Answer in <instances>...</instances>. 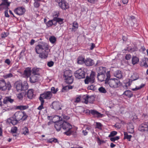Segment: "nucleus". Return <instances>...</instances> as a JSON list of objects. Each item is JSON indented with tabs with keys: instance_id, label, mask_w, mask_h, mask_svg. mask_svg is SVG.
Masks as SVG:
<instances>
[{
	"instance_id": "obj_28",
	"label": "nucleus",
	"mask_w": 148,
	"mask_h": 148,
	"mask_svg": "<svg viewBox=\"0 0 148 148\" xmlns=\"http://www.w3.org/2000/svg\"><path fill=\"white\" fill-rule=\"evenodd\" d=\"M53 20H54V21H56V23H58L60 25L64 23V19L60 18H53Z\"/></svg>"
},
{
	"instance_id": "obj_23",
	"label": "nucleus",
	"mask_w": 148,
	"mask_h": 148,
	"mask_svg": "<svg viewBox=\"0 0 148 148\" xmlns=\"http://www.w3.org/2000/svg\"><path fill=\"white\" fill-rule=\"evenodd\" d=\"M39 69L37 68H34L31 70V73L33 75H40Z\"/></svg>"
},
{
	"instance_id": "obj_42",
	"label": "nucleus",
	"mask_w": 148,
	"mask_h": 148,
	"mask_svg": "<svg viewBox=\"0 0 148 148\" xmlns=\"http://www.w3.org/2000/svg\"><path fill=\"white\" fill-rule=\"evenodd\" d=\"M34 6L36 8H38L40 5V2L41 0H34Z\"/></svg>"
},
{
	"instance_id": "obj_1",
	"label": "nucleus",
	"mask_w": 148,
	"mask_h": 148,
	"mask_svg": "<svg viewBox=\"0 0 148 148\" xmlns=\"http://www.w3.org/2000/svg\"><path fill=\"white\" fill-rule=\"evenodd\" d=\"M35 49L36 53L39 54L40 58L45 59L47 57L49 50L47 45L39 44L36 46Z\"/></svg>"
},
{
	"instance_id": "obj_3",
	"label": "nucleus",
	"mask_w": 148,
	"mask_h": 148,
	"mask_svg": "<svg viewBox=\"0 0 148 148\" xmlns=\"http://www.w3.org/2000/svg\"><path fill=\"white\" fill-rule=\"evenodd\" d=\"M99 69L100 71L98 73V79L101 82L105 81V83H107V80L110 78V71H108L106 73V68L104 67L100 66Z\"/></svg>"
},
{
	"instance_id": "obj_36",
	"label": "nucleus",
	"mask_w": 148,
	"mask_h": 148,
	"mask_svg": "<svg viewBox=\"0 0 148 148\" xmlns=\"http://www.w3.org/2000/svg\"><path fill=\"white\" fill-rule=\"evenodd\" d=\"M54 21L53 19L51 20H50L48 21L46 23V26L47 27H49L52 26L53 24V21Z\"/></svg>"
},
{
	"instance_id": "obj_56",
	"label": "nucleus",
	"mask_w": 148,
	"mask_h": 148,
	"mask_svg": "<svg viewBox=\"0 0 148 148\" xmlns=\"http://www.w3.org/2000/svg\"><path fill=\"white\" fill-rule=\"evenodd\" d=\"M60 15V13L59 12H56L54 13L53 15V18H58V17Z\"/></svg>"
},
{
	"instance_id": "obj_13",
	"label": "nucleus",
	"mask_w": 148,
	"mask_h": 148,
	"mask_svg": "<svg viewBox=\"0 0 148 148\" xmlns=\"http://www.w3.org/2000/svg\"><path fill=\"white\" fill-rule=\"evenodd\" d=\"M139 130L141 132H148V121L145 122L139 126Z\"/></svg>"
},
{
	"instance_id": "obj_24",
	"label": "nucleus",
	"mask_w": 148,
	"mask_h": 148,
	"mask_svg": "<svg viewBox=\"0 0 148 148\" xmlns=\"http://www.w3.org/2000/svg\"><path fill=\"white\" fill-rule=\"evenodd\" d=\"M140 66L146 68L148 67V59L142 60L141 62Z\"/></svg>"
},
{
	"instance_id": "obj_47",
	"label": "nucleus",
	"mask_w": 148,
	"mask_h": 148,
	"mask_svg": "<svg viewBox=\"0 0 148 148\" xmlns=\"http://www.w3.org/2000/svg\"><path fill=\"white\" fill-rule=\"evenodd\" d=\"M96 128H97L99 130H101L102 129V125L100 123L96 122Z\"/></svg>"
},
{
	"instance_id": "obj_33",
	"label": "nucleus",
	"mask_w": 148,
	"mask_h": 148,
	"mask_svg": "<svg viewBox=\"0 0 148 148\" xmlns=\"http://www.w3.org/2000/svg\"><path fill=\"white\" fill-rule=\"evenodd\" d=\"M124 139H127L129 141H130V139L132 137V136L131 135H129L127 133V132H124Z\"/></svg>"
},
{
	"instance_id": "obj_9",
	"label": "nucleus",
	"mask_w": 148,
	"mask_h": 148,
	"mask_svg": "<svg viewBox=\"0 0 148 148\" xmlns=\"http://www.w3.org/2000/svg\"><path fill=\"white\" fill-rule=\"evenodd\" d=\"M55 2L62 10H66L69 8V4L65 0H55Z\"/></svg>"
},
{
	"instance_id": "obj_29",
	"label": "nucleus",
	"mask_w": 148,
	"mask_h": 148,
	"mask_svg": "<svg viewBox=\"0 0 148 148\" xmlns=\"http://www.w3.org/2000/svg\"><path fill=\"white\" fill-rule=\"evenodd\" d=\"M132 63L133 65L137 64L139 62V58L136 56H133L132 58Z\"/></svg>"
},
{
	"instance_id": "obj_6",
	"label": "nucleus",
	"mask_w": 148,
	"mask_h": 148,
	"mask_svg": "<svg viewBox=\"0 0 148 148\" xmlns=\"http://www.w3.org/2000/svg\"><path fill=\"white\" fill-rule=\"evenodd\" d=\"M72 126L69 123L66 121H63V124L62 128L66 132H64V134L67 136H70L73 134V132L72 131Z\"/></svg>"
},
{
	"instance_id": "obj_17",
	"label": "nucleus",
	"mask_w": 148,
	"mask_h": 148,
	"mask_svg": "<svg viewBox=\"0 0 148 148\" xmlns=\"http://www.w3.org/2000/svg\"><path fill=\"white\" fill-rule=\"evenodd\" d=\"M62 124L63 121L56 122L54 127L57 131H59L60 130L61 128H62Z\"/></svg>"
},
{
	"instance_id": "obj_59",
	"label": "nucleus",
	"mask_w": 148,
	"mask_h": 148,
	"mask_svg": "<svg viewBox=\"0 0 148 148\" xmlns=\"http://www.w3.org/2000/svg\"><path fill=\"white\" fill-rule=\"evenodd\" d=\"M24 130L23 132V134L25 135H26V134H28L29 132V130L27 127H25L24 129Z\"/></svg>"
},
{
	"instance_id": "obj_53",
	"label": "nucleus",
	"mask_w": 148,
	"mask_h": 148,
	"mask_svg": "<svg viewBox=\"0 0 148 148\" xmlns=\"http://www.w3.org/2000/svg\"><path fill=\"white\" fill-rule=\"evenodd\" d=\"M17 130V128L16 127H12L11 129V132L13 133H15L16 132Z\"/></svg>"
},
{
	"instance_id": "obj_7",
	"label": "nucleus",
	"mask_w": 148,
	"mask_h": 148,
	"mask_svg": "<svg viewBox=\"0 0 148 148\" xmlns=\"http://www.w3.org/2000/svg\"><path fill=\"white\" fill-rule=\"evenodd\" d=\"M107 83L110 87L114 88L119 87L121 84L119 80L116 78L108 79Z\"/></svg>"
},
{
	"instance_id": "obj_30",
	"label": "nucleus",
	"mask_w": 148,
	"mask_h": 148,
	"mask_svg": "<svg viewBox=\"0 0 148 148\" xmlns=\"http://www.w3.org/2000/svg\"><path fill=\"white\" fill-rule=\"evenodd\" d=\"M62 117H60L56 115L53 117L52 120L55 123L56 122L62 121Z\"/></svg>"
},
{
	"instance_id": "obj_46",
	"label": "nucleus",
	"mask_w": 148,
	"mask_h": 148,
	"mask_svg": "<svg viewBox=\"0 0 148 148\" xmlns=\"http://www.w3.org/2000/svg\"><path fill=\"white\" fill-rule=\"evenodd\" d=\"M145 85V84H142L139 86H136L135 88L133 89V90H139L141 88L144 87Z\"/></svg>"
},
{
	"instance_id": "obj_35",
	"label": "nucleus",
	"mask_w": 148,
	"mask_h": 148,
	"mask_svg": "<svg viewBox=\"0 0 148 148\" xmlns=\"http://www.w3.org/2000/svg\"><path fill=\"white\" fill-rule=\"evenodd\" d=\"M40 102V105L38 107V109L39 110H40L44 108L43 105L44 103V99L42 98H40V99H39Z\"/></svg>"
},
{
	"instance_id": "obj_12",
	"label": "nucleus",
	"mask_w": 148,
	"mask_h": 148,
	"mask_svg": "<svg viewBox=\"0 0 148 148\" xmlns=\"http://www.w3.org/2000/svg\"><path fill=\"white\" fill-rule=\"evenodd\" d=\"M52 94L51 92L46 91L40 95L39 99H40V98H42L43 99H50L52 98Z\"/></svg>"
},
{
	"instance_id": "obj_63",
	"label": "nucleus",
	"mask_w": 148,
	"mask_h": 148,
	"mask_svg": "<svg viewBox=\"0 0 148 148\" xmlns=\"http://www.w3.org/2000/svg\"><path fill=\"white\" fill-rule=\"evenodd\" d=\"M4 14L5 17L8 18H9L10 17V16L8 14V10H6L5 11Z\"/></svg>"
},
{
	"instance_id": "obj_58",
	"label": "nucleus",
	"mask_w": 148,
	"mask_h": 148,
	"mask_svg": "<svg viewBox=\"0 0 148 148\" xmlns=\"http://www.w3.org/2000/svg\"><path fill=\"white\" fill-rule=\"evenodd\" d=\"M131 58V56L130 54H127L125 57V58L127 60H130Z\"/></svg>"
},
{
	"instance_id": "obj_20",
	"label": "nucleus",
	"mask_w": 148,
	"mask_h": 148,
	"mask_svg": "<svg viewBox=\"0 0 148 148\" xmlns=\"http://www.w3.org/2000/svg\"><path fill=\"white\" fill-rule=\"evenodd\" d=\"M127 130L130 133H133L134 132V127L132 123H128L127 126Z\"/></svg>"
},
{
	"instance_id": "obj_14",
	"label": "nucleus",
	"mask_w": 148,
	"mask_h": 148,
	"mask_svg": "<svg viewBox=\"0 0 148 148\" xmlns=\"http://www.w3.org/2000/svg\"><path fill=\"white\" fill-rule=\"evenodd\" d=\"M14 12L19 16L23 15L25 11V9L23 7H18L14 10Z\"/></svg>"
},
{
	"instance_id": "obj_43",
	"label": "nucleus",
	"mask_w": 148,
	"mask_h": 148,
	"mask_svg": "<svg viewBox=\"0 0 148 148\" xmlns=\"http://www.w3.org/2000/svg\"><path fill=\"white\" fill-rule=\"evenodd\" d=\"M110 140L112 142H114L115 143H116L115 141H117L120 138V137L119 136H116L115 137H110Z\"/></svg>"
},
{
	"instance_id": "obj_5",
	"label": "nucleus",
	"mask_w": 148,
	"mask_h": 148,
	"mask_svg": "<svg viewBox=\"0 0 148 148\" xmlns=\"http://www.w3.org/2000/svg\"><path fill=\"white\" fill-rule=\"evenodd\" d=\"M63 77L65 82L67 84H71L73 83V78L72 72L71 70H66L64 72Z\"/></svg>"
},
{
	"instance_id": "obj_48",
	"label": "nucleus",
	"mask_w": 148,
	"mask_h": 148,
	"mask_svg": "<svg viewBox=\"0 0 148 148\" xmlns=\"http://www.w3.org/2000/svg\"><path fill=\"white\" fill-rule=\"evenodd\" d=\"M117 134V132L115 131H113L111 132L110 134L109 135L108 137H113L116 135Z\"/></svg>"
},
{
	"instance_id": "obj_49",
	"label": "nucleus",
	"mask_w": 148,
	"mask_h": 148,
	"mask_svg": "<svg viewBox=\"0 0 148 148\" xmlns=\"http://www.w3.org/2000/svg\"><path fill=\"white\" fill-rule=\"evenodd\" d=\"M58 141V140L56 138H52L51 139H50L49 140H48L47 142L49 143H52L53 142H54L55 143L57 142Z\"/></svg>"
},
{
	"instance_id": "obj_19",
	"label": "nucleus",
	"mask_w": 148,
	"mask_h": 148,
	"mask_svg": "<svg viewBox=\"0 0 148 148\" xmlns=\"http://www.w3.org/2000/svg\"><path fill=\"white\" fill-rule=\"evenodd\" d=\"M29 77V81L31 83H35L38 80L39 77L36 75H31Z\"/></svg>"
},
{
	"instance_id": "obj_50",
	"label": "nucleus",
	"mask_w": 148,
	"mask_h": 148,
	"mask_svg": "<svg viewBox=\"0 0 148 148\" xmlns=\"http://www.w3.org/2000/svg\"><path fill=\"white\" fill-rule=\"evenodd\" d=\"M8 0H4L1 3V4L3 5H5L7 6H9L10 5V3L8 2Z\"/></svg>"
},
{
	"instance_id": "obj_40",
	"label": "nucleus",
	"mask_w": 148,
	"mask_h": 148,
	"mask_svg": "<svg viewBox=\"0 0 148 148\" xmlns=\"http://www.w3.org/2000/svg\"><path fill=\"white\" fill-rule=\"evenodd\" d=\"M90 128L89 127H87L85 130H82L83 135L84 136L87 135L88 134V131L90 130Z\"/></svg>"
},
{
	"instance_id": "obj_32",
	"label": "nucleus",
	"mask_w": 148,
	"mask_h": 148,
	"mask_svg": "<svg viewBox=\"0 0 148 148\" xmlns=\"http://www.w3.org/2000/svg\"><path fill=\"white\" fill-rule=\"evenodd\" d=\"M27 97L29 99H32L33 96V90L32 89L29 90L27 92Z\"/></svg>"
},
{
	"instance_id": "obj_15",
	"label": "nucleus",
	"mask_w": 148,
	"mask_h": 148,
	"mask_svg": "<svg viewBox=\"0 0 148 148\" xmlns=\"http://www.w3.org/2000/svg\"><path fill=\"white\" fill-rule=\"evenodd\" d=\"M90 114L92 115L94 117L99 118L102 117L103 114L96 110H89Z\"/></svg>"
},
{
	"instance_id": "obj_11",
	"label": "nucleus",
	"mask_w": 148,
	"mask_h": 148,
	"mask_svg": "<svg viewBox=\"0 0 148 148\" xmlns=\"http://www.w3.org/2000/svg\"><path fill=\"white\" fill-rule=\"evenodd\" d=\"M81 100L83 102L87 104L88 101L90 103H92L94 101L93 97H89L88 95H84L81 98Z\"/></svg>"
},
{
	"instance_id": "obj_18",
	"label": "nucleus",
	"mask_w": 148,
	"mask_h": 148,
	"mask_svg": "<svg viewBox=\"0 0 148 148\" xmlns=\"http://www.w3.org/2000/svg\"><path fill=\"white\" fill-rule=\"evenodd\" d=\"M31 68L30 67L26 68L23 72V75L27 78L29 77L31 75Z\"/></svg>"
},
{
	"instance_id": "obj_57",
	"label": "nucleus",
	"mask_w": 148,
	"mask_h": 148,
	"mask_svg": "<svg viewBox=\"0 0 148 148\" xmlns=\"http://www.w3.org/2000/svg\"><path fill=\"white\" fill-rule=\"evenodd\" d=\"M81 100V97L80 96H79L76 98L75 102L76 103H78Z\"/></svg>"
},
{
	"instance_id": "obj_60",
	"label": "nucleus",
	"mask_w": 148,
	"mask_h": 148,
	"mask_svg": "<svg viewBox=\"0 0 148 148\" xmlns=\"http://www.w3.org/2000/svg\"><path fill=\"white\" fill-rule=\"evenodd\" d=\"M132 81L131 82L130 80L129 81L126 82L125 84V86L126 88H127L131 85V82H132Z\"/></svg>"
},
{
	"instance_id": "obj_31",
	"label": "nucleus",
	"mask_w": 148,
	"mask_h": 148,
	"mask_svg": "<svg viewBox=\"0 0 148 148\" xmlns=\"http://www.w3.org/2000/svg\"><path fill=\"white\" fill-rule=\"evenodd\" d=\"M78 28V24L76 21H74L73 23L72 30L75 32Z\"/></svg>"
},
{
	"instance_id": "obj_4",
	"label": "nucleus",
	"mask_w": 148,
	"mask_h": 148,
	"mask_svg": "<svg viewBox=\"0 0 148 148\" xmlns=\"http://www.w3.org/2000/svg\"><path fill=\"white\" fill-rule=\"evenodd\" d=\"M14 86L18 92L26 90L28 88L26 82H24L23 83L21 80L16 81L14 84Z\"/></svg>"
},
{
	"instance_id": "obj_54",
	"label": "nucleus",
	"mask_w": 148,
	"mask_h": 148,
	"mask_svg": "<svg viewBox=\"0 0 148 148\" xmlns=\"http://www.w3.org/2000/svg\"><path fill=\"white\" fill-rule=\"evenodd\" d=\"M61 117L62 118V119H63L64 120H67L70 119V117L69 116L65 115H62Z\"/></svg>"
},
{
	"instance_id": "obj_22",
	"label": "nucleus",
	"mask_w": 148,
	"mask_h": 148,
	"mask_svg": "<svg viewBox=\"0 0 148 148\" xmlns=\"http://www.w3.org/2000/svg\"><path fill=\"white\" fill-rule=\"evenodd\" d=\"M95 78L93 77H90L87 76L84 80V82L85 84H88L89 82L92 83L94 82Z\"/></svg>"
},
{
	"instance_id": "obj_16",
	"label": "nucleus",
	"mask_w": 148,
	"mask_h": 148,
	"mask_svg": "<svg viewBox=\"0 0 148 148\" xmlns=\"http://www.w3.org/2000/svg\"><path fill=\"white\" fill-rule=\"evenodd\" d=\"M94 60L90 58H87L85 59L84 64L86 66H92L94 64Z\"/></svg>"
},
{
	"instance_id": "obj_8",
	"label": "nucleus",
	"mask_w": 148,
	"mask_h": 148,
	"mask_svg": "<svg viewBox=\"0 0 148 148\" xmlns=\"http://www.w3.org/2000/svg\"><path fill=\"white\" fill-rule=\"evenodd\" d=\"M12 88V86L10 82H8L6 83L5 80L2 79L0 80V90L5 91L6 90H10Z\"/></svg>"
},
{
	"instance_id": "obj_62",
	"label": "nucleus",
	"mask_w": 148,
	"mask_h": 148,
	"mask_svg": "<svg viewBox=\"0 0 148 148\" xmlns=\"http://www.w3.org/2000/svg\"><path fill=\"white\" fill-rule=\"evenodd\" d=\"M95 87V86L94 85H91L90 86H88V89L89 90H94Z\"/></svg>"
},
{
	"instance_id": "obj_55",
	"label": "nucleus",
	"mask_w": 148,
	"mask_h": 148,
	"mask_svg": "<svg viewBox=\"0 0 148 148\" xmlns=\"http://www.w3.org/2000/svg\"><path fill=\"white\" fill-rule=\"evenodd\" d=\"M54 62L52 61L48 62L47 63V65L49 67H51L54 65Z\"/></svg>"
},
{
	"instance_id": "obj_27",
	"label": "nucleus",
	"mask_w": 148,
	"mask_h": 148,
	"mask_svg": "<svg viewBox=\"0 0 148 148\" xmlns=\"http://www.w3.org/2000/svg\"><path fill=\"white\" fill-rule=\"evenodd\" d=\"M29 108V106L28 105L26 106H22L20 105L16 106V109L20 110H23L27 109Z\"/></svg>"
},
{
	"instance_id": "obj_61",
	"label": "nucleus",
	"mask_w": 148,
	"mask_h": 148,
	"mask_svg": "<svg viewBox=\"0 0 148 148\" xmlns=\"http://www.w3.org/2000/svg\"><path fill=\"white\" fill-rule=\"evenodd\" d=\"M4 62L5 63L7 64L8 65H10V64L11 62L9 59H7L5 60Z\"/></svg>"
},
{
	"instance_id": "obj_21",
	"label": "nucleus",
	"mask_w": 148,
	"mask_h": 148,
	"mask_svg": "<svg viewBox=\"0 0 148 148\" xmlns=\"http://www.w3.org/2000/svg\"><path fill=\"white\" fill-rule=\"evenodd\" d=\"M14 101V99H11V97L8 96L6 97L4 99L3 102L4 104H7L8 102L12 103Z\"/></svg>"
},
{
	"instance_id": "obj_38",
	"label": "nucleus",
	"mask_w": 148,
	"mask_h": 148,
	"mask_svg": "<svg viewBox=\"0 0 148 148\" xmlns=\"http://www.w3.org/2000/svg\"><path fill=\"white\" fill-rule=\"evenodd\" d=\"M53 106L54 109L57 110L60 109V106H59V103L57 102H53Z\"/></svg>"
},
{
	"instance_id": "obj_34",
	"label": "nucleus",
	"mask_w": 148,
	"mask_h": 148,
	"mask_svg": "<svg viewBox=\"0 0 148 148\" xmlns=\"http://www.w3.org/2000/svg\"><path fill=\"white\" fill-rule=\"evenodd\" d=\"M138 75L136 73H134L131 77L132 81H134L137 79L138 78Z\"/></svg>"
},
{
	"instance_id": "obj_44",
	"label": "nucleus",
	"mask_w": 148,
	"mask_h": 148,
	"mask_svg": "<svg viewBox=\"0 0 148 148\" xmlns=\"http://www.w3.org/2000/svg\"><path fill=\"white\" fill-rule=\"evenodd\" d=\"M23 93L22 92H21L16 94L17 98L20 100H22L23 97Z\"/></svg>"
},
{
	"instance_id": "obj_2",
	"label": "nucleus",
	"mask_w": 148,
	"mask_h": 148,
	"mask_svg": "<svg viewBox=\"0 0 148 148\" xmlns=\"http://www.w3.org/2000/svg\"><path fill=\"white\" fill-rule=\"evenodd\" d=\"M28 116L24 111H18L16 112L13 116L11 123L13 125L17 124L19 121H24L26 120Z\"/></svg>"
},
{
	"instance_id": "obj_10",
	"label": "nucleus",
	"mask_w": 148,
	"mask_h": 148,
	"mask_svg": "<svg viewBox=\"0 0 148 148\" xmlns=\"http://www.w3.org/2000/svg\"><path fill=\"white\" fill-rule=\"evenodd\" d=\"M84 70V68H83L80 69L76 71L75 73V77L78 79L84 78L85 72Z\"/></svg>"
},
{
	"instance_id": "obj_45",
	"label": "nucleus",
	"mask_w": 148,
	"mask_h": 148,
	"mask_svg": "<svg viewBox=\"0 0 148 148\" xmlns=\"http://www.w3.org/2000/svg\"><path fill=\"white\" fill-rule=\"evenodd\" d=\"M98 90L100 92L103 93H105L107 92L105 88L101 87L99 88Z\"/></svg>"
},
{
	"instance_id": "obj_52",
	"label": "nucleus",
	"mask_w": 148,
	"mask_h": 148,
	"mask_svg": "<svg viewBox=\"0 0 148 148\" xmlns=\"http://www.w3.org/2000/svg\"><path fill=\"white\" fill-rule=\"evenodd\" d=\"M68 90H69V87H68V86L63 87L61 90L63 92H67Z\"/></svg>"
},
{
	"instance_id": "obj_37",
	"label": "nucleus",
	"mask_w": 148,
	"mask_h": 148,
	"mask_svg": "<svg viewBox=\"0 0 148 148\" xmlns=\"http://www.w3.org/2000/svg\"><path fill=\"white\" fill-rule=\"evenodd\" d=\"M115 75V76L119 78H121L122 77L121 71L119 70H117L116 72Z\"/></svg>"
},
{
	"instance_id": "obj_41",
	"label": "nucleus",
	"mask_w": 148,
	"mask_h": 148,
	"mask_svg": "<svg viewBox=\"0 0 148 148\" xmlns=\"http://www.w3.org/2000/svg\"><path fill=\"white\" fill-rule=\"evenodd\" d=\"M56 40V38L54 36H51L49 38V40L52 43H54Z\"/></svg>"
},
{
	"instance_id": "obj_64",
	"label": "nucleus",
	"mask_w": 148,
	"mask_h": 148,
	"mask_svg": "<svg viewBox=\"0 0 148 148\" xmlns=\"http://www.w3.org/2000/svg\"><path fill=\"white\" fill-rule=\"evenodd\" d=\"M115 127L117 128L118 129H120L121 127V126L120 124L119 123H116L114 125Z\"/></svg>"
},
{
	"instance_id": "obj_39",
	"label": "nucleus",
	"mask_w": 148,
	"mask_h": 148,
	"mask_svg": "<svg viewBox=\"0 0 148 148\" xmlns=\"http://www.w3.org/2000/svg\"><path fill=\"white\" fill-rule=\"evenodd\" d=\"M13 76V74L11 73L6 74L3 75V77L5 79L12 77Z\"/></svg>"
},
{
	"instance_id": "obj_51",
	"label": "nucleus",
	"mask_w": 148,
	"mask_h": 148,
	"mask_svg": "<svg viewBox=\"0 0 148 148\" xmlns=\"http://www.w3.org/2000/svg\"><path fill=\"white\" fill-rule=\"evenodd\" d=\"M58 90V88L55 89L54 87H53L51 88V92L53 94H55L57 92Z\"/></svg>"
},
{
	"instance_id": "obj_25",
	"label": "nucleus",
	"mask_w": 148,
	"mask_h": 148,
	"mask_svg": "<svg viewBox=\"0 0 148 148\" xmlns=\"http://www.w3.org/2000/svg\"><path fill=\"white\" fill-rule=\"evenodd\" d=\"M123 94L130 98L132 97L133 95L132 92L130 90L125 91Z\"/></svg>"
},
{
	"instance_id": "obj_26",
	"label": "nucleus",
	"mask_w": 148,
	"mask_h": 148,
	"mask_svg": "<svg viewBox=\"0 0 148 148\" xmlns=\"http://www.w3.org/2000/svg\"><path fill=\"white\" fill-rule=\"evenodd\" d=\"M85 59L82 56H79L77 58V63L80 64H82L85 63Z\"/></svg>"
}]
</instances>
